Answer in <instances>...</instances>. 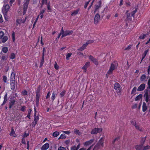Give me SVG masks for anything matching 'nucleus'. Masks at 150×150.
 I'll use <instances>...</instances> for the list:
<instances>
[{
    "mask_svg": "<svg viewBox=\"0 0 150 150\" xmlns=\"http://www.w3.org/2000/svg\"><path fill=\"white\" fill-rule=\"evenodd\" d=\"M30 0H24L23 2V15L25 14L28 7V4Z\"/></svg>",
    "mask_w": 150,
    "mask_h": 150,
    "instance_id": "3",
    "label": "nucleus"
},
{
    "mask_svg": "<svg viewBox=\"0 0 150 150\" xmlns=\"http://www.w3.org/2000/svg\"><path fill=\"white\" fill-rule=\"evenodd\" d=\"M118 66V63L116 61H115L113 62L111 64L110 69L106 74V77L108 78L110 75H111L112 74L113 71L117 68Z\"/></svg>",
    "mask_w": 150,
    "mask_h": 150,
    "instance_id": "1",
    "label": "nucleus"
},
{
    "mask_svg": "<svg viewBox=\"0 0 150 150\" xmlns=\"http://www.w3.org/2000/svg\"><path fill=\"white\" fill-rule=\"evenodd\" d=\"M87 46V44L86 43L84 44L81 46L84 49H85Z\"/></svg>",
    "mask_w": 150,
    "mask_h": 150,
    "instance_id": "62",
    "label": "nucleus"
},
{
    "mask_svg": "<svg viewBox=\"0 0 150 150\" xmlns=\"http://www.w3.org/2000/svg\"><path fill=\"white\" fill-rule=\"evenodd\" d=\"M146 35V34H142L139 36V38L140 39H144L145 38Z\"/></svg>",
    "mask_w": 150,
    "mask_h": 150,
    "instance_id": "42",
    "label": "nucleus"
},
{
    "mask_svg": "<svg viewBox=\"0 0 150 150\" xmlns=\"http://www.w3.org/2000/svg\"><path fill=\"white\" fill-rule=\"evenodd\" d=\"M132 45H129L125 49V50H129L131 48Z\"/></svg>",
    "mask_w": 150,
    "mask_h": 150,
    "instance_id": "53",
    "label": "nucleus"
},
{
    "mask_svg": "<svg viewBox=\"0 0 150 150\" xmlns=\"http://www.w3.org/2000/svg\"><path fill=\"white\" fill-rule=\"evenodd\" d=\"M149 105H147L146 103L144 102H143L142 105V111L143 112H145L146 111Z\"/></svg>",
    "mask_w": 150,
    "mask_h": 150,
    "instance_id": "10",
    "label": "nucleus"
},
{
    "mask_svg": "<svg viewBox=\"0 0 150 150\" xmlns=\"http://www.w3.org/2000/svg\"><path fill=\"white\" fill-rule=\"evenodd\" d=\"M143 96L141 94H140L138 95L135 98V100L136 101L140 100V99L142 98Z\"/></svg>",
    "mask_w": 150,
    "mask_h": 150,
    "instance_id": "26",
    "label": "nucleus"
},
{
    "mask_svg": "<svg viewBox=\"0 0 150 150\" xmlns=\"http://www.w3.org/2000/svg\"><path fill=\"white\" fill-rule=\"evenodd\" d=\"M102 1L101 0H99L97 4L95 5L94 13H95L97 11H98L99 9L101 7Z\"/></svg>",
    "mask_w": 150,
    "mask_h": 150,
    "instance_id": "6",
    "label": "nucleus"
},
{
    "mask_svg": "<svg viewBox=\"0 0 150 150\" xmlns=\"http://www.w3.org/2000/svg\"><path fill=\"white\" fill-rule=\"evenodd\" d=\"M54 67L55 69L56 70H58L59 68V66L56 63L54 64Z\"/></svg>",
    "mask_w": 150,
    "mask_h": 150,
    "instance_id": "54",
    "label": "nucleus"
},
{
    "mask_svg": "<svg viewBox=\"0 0 150 150\" xmlns=\"http://www.w3.org/2000/svg\"><path fill=\"white\" fill-rule=\"evenodd\" d=\"M146 76L145 75V74H144L142 75L141 76L140 78V81L142 82H143L145 80V79H146Z\"/></svg>",
    "mask_w": 150,
    "mask_h": 150,
    "instance_id": "28",
    "label": "nucleus"
},
{
    "mask_svg": "<svg viewBox=\"0 0 150 150\" xmlns=\"http://www.w3.org/2000/svg\"><path fill=\"white\" fill-rule=\"evenodd\" d=\"M49 146V145L48 143H46L43 145L41 148V150H46Z\"/></svg>",
    "mask_w": 150,
    "mask_h": 150,
    "instance_id": "15",
    "label": "nucleus"
},
{
    "mask_svg": "<svg viewBox=\"0 0 150 150\" xmlns=\"http://www.w3.org/2000/svg\"><path fill=\"white\" fill-rule=\"evenodd\" d=\"M98 144L99 145H101L103 146V138H101L99 140Z\"/></svg>",
    "mask_w": 150,
    "mask_h": 150,
    "instance_id": "29",
    "label": "nucleus"
},
{
    "mask_svg": "<svg viewBox=\"0 0 150 150\" xmlns=\"http://www.w3.org/2000/svg\"><path fill=\"white\" fill-rule=\"evenodd\" d=\"M40 96L41 95L40 94H36L35 102L36 103V105L37 106H38L39 105V100Z\"/></svg>",
    "mask_w": 150,
    "mask_h": 150,
    "instance_id": "14",
    "label": "nucleus"
},
{
    "mask_svg": "<svg viewBox=\"0 0 150 150\" xmlns=\"http://www.w3.org/2000/svg\"><path fill=\"white\" fill-rule=\"evenodd\" d=\"M4 12L5 13H6L9 10L10 6L9 5L6 4L5 5H4Z\"/></svg>",
    "mask_w": 150,
    "mask_h": 150,
    "instance_id": "22",
    "label": "nucleus"
},
{
    "mask_svg": "<svg viewBox=\"0 0 150 150\" xmlns=\"http://www.w3.org/2000/svg\"><path fill=\"white\" fill-rule=\"evenodd\" d=\"M131 123L132 125H134V126L136 125V121L134 119H132L131 120Z\"/></svg>",
    "mask_w": 150,
    "mask_h": 150,
    "instance_id": "48",
    "label": "nucleus"
},
{
    "mask_svg": "<svg viewBox=\"0 0 150 150\" xmlns=\"http://www.w3.org/2000/svg\"><path fill=\"white\" fill-rule=\"evenodd\" d=\"M65 91H64L62 92L60 94V96L62 98L64 96L65 94Z\"/></svg>",
    "mask_w": 150,
    "mask_h": 150,
    "instance_id": "46",
    "label": "nucleus"
},
{
    "mask_svg": "<svg viewBox=\"0 0 150 150\" xmlns=\"http://www.w3.org/2000/svg\"><path fill=\"white\" fill-rule=\"evenodd\" d=\"M45 10L46 9L45 8H43L40 11V14L39 15L40 16V15H43V13H45Z\"/></svg>",
    "mask_w": 150,
    "mask_h": 150,
    "instance_id": "45",
    "label": "nucleus"
},
{
    "mask_svg": "<svg viewBox=\"0 0 150 150\" xmlns=\"http://www.w3.org/2000/svg\"><path fill=\"white\" fill-rule=\"evenodd\" d=\"M135 126V127L136 128L137 130H139V131H142V127H140L139 126V125H136Z\"/></svg>",
    "mask_w": 150,
    "mask_h": 150,
    "instance_id": "40",
    "label": "nucleus"
},
{
    "mask_svg": "<svg viewBox=\"0 0 150 150\" xmlns=\"http://www.w3.org/2000/svg\"><path fill=\"white\" fill-rule=\"evenodd\" d=\"M145 88V84L143 83L141 84L137 89V91H143L144 89Z\"/></svg>",
    "mask_w": 150,
    "mask_h": 150,
    "instance_id": "11",
    "label": "nucleus"
},
{
    "mask_svg": "<svg viewBox=\"0 0 150 150\" xmlns=\"http://www.w3.org/2000/svg\"><path fill=\"white\" fill-rule=\"evenodd\" d=\"M4 33L3 32H0V39H1L4 35Z\"/></svg>",
    "mask_w": 150,
    "mask_h": 150,
    "instance_id": "60",
    "label": "nucleus"
},
{
    "mask_svg": "<svg viewBox=\"0 0 150 150\" xmlns=\"http://www.w3.org/2000/svg\"><path fill=\"white\" fill-rule=\"evenodd\" d=\"M47 9L49 11H52V9L51 8V3L50 2H49L47 4Z\"/></svg>",
    "mask_w": 150,
    "mask_h": 150,
    "instance_id": "31",
    "label": "nucleus"
},
{
    "mask_svg": "<svg viewBox=\"0 0 150 150\" xmlns=\"http://www.w3.org/2000/svg\"><path fill=\"white\" fill-rule=\"evenodd\" d=\"M66 137V135L64 134H62L60 137L58 139H64Z\"/></svg>",
    "mask_w": 150,
    "mask_h": 150,
    "instance_id": "36",
    "label": "nucleus"
},
{
    "mask_svg": "<svg viewBox=\"0 0 150 150\" xmlns=\"http://www.w3.org/2000/svg\"><path fill=\"white\" fill-rule=\"evenodd\" d=\"M35 114H34V121L38 122L39 119V117L38 116L36 115V109L34 108Z\"/></svg>",
    "mask_w": 150,
    "mask_h": 150,
    "instance_id": "24",
    "label": "nucleus"
},
{
    "mask_svg": "<svg viewBox=\"0 0 150 150\" xmlns=\"http://www.w3.org/2000/svg\"><path fill=\"white\" fill-rule=\"evenodd\" d=\"M146 138V137L145 136L144 137L142 138H141V140L140 141V144L143 145L144 144L145 140Z\"/></svg>",
    "mask_w": 150,
    "mask_h": 150,
    "instance_id": "30",
    "label": "nucleus"
},
{
    "mask_svg": "<svg viewBox=\"0 0 150 150\" xmlns=\"http://www.w3.org/2000/svg\"><path fill=\"white\" fill-rule=\"evenodd\" d=\"M150 149V146L149 145H147L145 146H143L142 150H146Z\"/></svg>",
    "mask_w": 150,
    "mask_h": 150,
    "instance_id": "43",
    "label": "nucleus"
},
{
    "mask_svg": "<svg viewBox=\"0 0 150 150\" xmlns=\"http://www.w3.org/2000/svg\"><path fill=\"white\" fill-rule=\"evenodd\" d=\"M47 0H42L41 4V7L42 8L44 4H47Z\"/></svg>",
    "mask_w": 150,
    "mask_h": 150,
    "instance_id": "38",
    "label": "nucleus"
},
{
    "mask_svg": "<svg viewBox=\"0 0 150 150\" xmlns=\"http://www.w3.org/2000/svg\"><path fill=\"white\" fill-rule=\"evenodd\" d=\"M90 63L89 62H87L82 67V69L84 70V72H86L87 68L90 66Z\"/></svg>",
    "mask_w": 150,
    "mask_h": 150,
    "instance_id": "12",
    "label": "nucleus"
},
{
    "mask_svg": "<svg viewBox=\"0 0 150 150\" xmlns=\"http://www.w3.org/2000/svg\"><path fill=\"white\" fill-rule=\"evenodd\" d=\"M21 93L23 95L26 96L27 95L28 92L26 90H24V91H22Z\"/></svg>",
    "mask_w": 150,
    "mask_h": 150,
    "instance_id": "50",
    "label": "nucleus"
},
{
    "mask_svg": "<svg viewBox=\"0 0 150 150\" xmlns=\"http://www.w3.org/2000/svg\"><path fill=\"white\" fill-rule=\"evenodd\" d=\"M89 4V1H86L85 2V4L84 6V8H86L87 7L88 5Z\"/></svg>",
    "mask_w": 150,
    "mask_h": 150,
    "instance_id": "55",
    "label": "nucleus"
},
{
    "mask_svg": "<svg viewBox=\"0 0 150 150\" xmlns=\"http://www.w3.org/2000/svg\"><path fill=\"white\" fill-rule=\"evenodd\" d=\"M102 130V129L101 128H95L92 129L91 133V134H96L101 132Z\"/></svg>",
    "mask_w": 150,
    "mask_h": 150,
    "instance_id": "7",
    "label": "nucleus"
},
{
    "mask_svg": "<svg viewBox=\"0 0 150 150\" xmlns=\"http://www.w3.org/2000/svg\"><path fill=\"white\" fill-rule=\"evenodd\" d=\"M8 39V38L7 36H4L2 39V41L3 42H5L7 41Z\"/></svg>",
    "mask_w": 150,
    "mask_h": 150,
    "instance_id": "41",
    "label": "nucleus"
},
{
    "mask_svg": "<svg viewBox=\"0 0 150 150\" xmlns=\"http://www.w3.org/2000/svg\"><path fill=\"white\" fill-rule=\"evenodd\" d=\"M3 80L5 83H6L7 81V78L5 76H3Z\"/></svg>",
    "mask_w": 150,
    "mask_h": 150,
    "instance_id": "47",
    "label": "nucleus"
},
{
    "mask_svg": "<svg viewBox=\"0 0 150 150\" xmlns=\"http://www.w3.org/2000/svg\"><path fill=\"white\" fill-rule=\"evenodd\" d=\"M137 89V87L135 86L133 88V89H132V91L131 94H135V93Z\"/></svg>",
    "mask_w": 150,
    "mask_h": 150,
    "instance_id": "34",
    "label": "nucleus"
},
{
    "mask_svg": "<svg viewBox=\"0 0 150 150\" xmlns=\"http://www.w3.org/2000/svg\"><path fill=\"white\" fill-rule=\"evenodd\" d=\"M8 100L7 98V93H6L4 97V100L2 104L1 105V106L4 105L7 102Z\"/></svg>",
    "mask_w": 150,
    "mask_h": 150,
    "instance_id": "21",
    "label": "nucleus"
},
{
    "mask_svg": "<svg viewBox=\"0 0 150 150\" xmlns=\"http://www.w3.org/2000/svg\"><path fill=\"white\" fill-rule=\"evenodd\" d=\"M120 138V136H118L114 139L112 141V144H114L115 142L116 141H118Z\"/></svg>",
    "mask_w": 150,
    "mask_h": 150,
    "instance_id": "32",
    "label": "nucleus"
},
{
    "mask_svg": "<svg viewBox=\"0 0 150 150\" xmlns=\"http://www.w3.org/2000/svg\"><path fill=\"white\" fill-rule=\"evenodd\" d=\"M148 86L145 90H148V92L150 93V85H148Z\"/></svg>",
    "mask_w": 150,
    "mask_h": 150,
    "instance_id": "64",
    "label": "nucleus"
},
{
    "mask_svg": "<svg viewBox=\"0 0 150 150\" xmlns=\"http://www.w3.org/2000/svg\"><path fill=\"white\" fill-rule=\"evenodd\" d=\"M100 19V17L99 14L98 13H96L94 19V22L95 24H97Z\"/></svg>",
    "mask_w": 150,
    "mask_h": 150,
    "instance_id": "9",
    "label": "nucleus"
},
{
    "mask_svg": "<svg viewBox=\"0 0 150 150\" xmlns=\"http://www.w3.org/2000/svg\"><path fill=\"white\" fill-rule=\"evenodd\" d=\"M88 58L95 65L97 66L98 65L99 63L98 60L94 57L93 56L90 55L88 56Z\"/></svg>",
    "mask_w": 150,
    "mask_h": 150,
    "instance_id": "5",
    "label": "nucleus"
},
{
    "mask_svg": "<svg viewBox=\"0 0 150 150\" xmlns=\"http://www.w3.org/2000/svg\"><path fill=\"white\" fill-rule=\"evenodd\" d=\"M149 50L147 49V50H145L144 51L143 53L142 54V59L141 62H142V60L145 58V57L146 55V54H147V53H148V52H149Z\"/></svg>",
    "mask_w": 150,
    "mask_h": 150,
    "instance_id": "19",
    "label": "nucleus"
},
{
    "mask_svg": "<svg viewBox=\"0 0 150 150\" xmlns=\"http://www.w3.org/2000/svg\"><path fill=\"white\" fill-rule=\"evenodd\" d=\"M41 86L39 85L36 91V94H40Z\"/></svg>",
    "mask_w": 150,
    "mask_h": 150,
    "instance_id": "33",
    "label": "nucleus"
},
{
    "mask_svg": "<svg viewBox=\"0 0 150 150\" xmlns=\"http://www.w3.org/2000/svg\"><path fill=\"white\" fill-rule=\"evenodd\" d=\"M44 60H41V61L40 63V67L41 68L43 64L44 63Z\"/></svg>",
    "mask_w": 150,
    "mask_h": 150,
    "instance_id": "57",
    "label": "nucleus"
},
{
    "mask_svg": "<svg viewBox=\"0 0 150 150\" xmlns=\"http://www.w3.org/2000/svg\"><path fill=\"white\" fill-rule=\"evenodd\" d=\"M150 73V65L149 66L147 69V74L149 75Z\"/></svg>",
    "mask_w": 150,
    "mask_h": 150,
    "instance_id": "63",
    "label": "nucleus"
},
{
    "mask_svg": "<svg viewBox=\"0 0 150 150\" xmlns=\"http://www.w3.org/2000/svg\"><path fill=\"white\" fill-rule=\"evenodd\" d=\"M59 134V132L57 131H55L52 134V136L54 137H57Z\"/></svg>",
    "mask_w": 150,
    "mask_h": 150,
    "instance_id": "39",
    "label": "nucleus"
},
{
    "mask_svg": "<svg viewBox=\"0 0 150 150\" xmlns=\"http://www.w3.org/2000/svg\"><path fill=\"white\" fill-rule=\"evenodd\" d=\"M144 92L145 93L144 95V100L147 105H149L150 104V95L148 94V91L147 90H145Z\"/></svg>",
    "mask_w": 150,
    "mask_h": 150,
    "instance_id": "2",
    "label": "nucleus"
},
{
    "mask_svg": "<svg viewBox=\"0 0 150 150\" xmlns=\"http://www.w3.org/2000/svg\"><path fill=\"white\" fill-rule=\"evenodd\" d=\"M26 107L25 106H23L21 107V110L22 111H25V108Z\"/></svg>",
    "mask_w": 150,
    "mask_h": 150,
    "instance_id": "59",
    "label": "nucleus"
},
{
    "mask_svg": "<svg viewBox=\"0 0 150 150\" xmlns=\"http://www.w3.org/2000/svg\"><path fill=\"white\" fill-rule=\"evenodd\" d=\"M93 42L94 41H93V40H88L86 42V43L87 44V45H88V44H90L93 43Z\"/></svg>",
    "mask_w": 150,
    "mask_h": 150,
    "instance_id": "49",
    "label": "nucleus"
},
{
    "mask_svg": "<svg viewBox=\"0 0 150 150\" xmlns=\"http://www.w3.org/2000/svg\"><path fill=\"white\" fill-rule=\"evenodd\" d=\"M72 54L71 53H68L66 56V59L67 60H69V58L71 57V55Z\"/></svg>",
    "mask_w": 150,
    "mask_h": 150,
    "instance_id": "51",
    "label": "nucleus"
},
{
    "mask_svg": "<svg viewBox=\"0 0 150 150\" xmlns=\"http://www.w3.org/2000/svg\"><path fill=\"white\" fill-rule=\"evenodd\" d=\"M56 96V92L55 91H54L52 95L51 96V99L52 101H53L55 99V97Z\"/></svg>",
    "mask_w": 150,
    "mask_h": 150,
    "instance_id": "27",
    "label": "nucleus"
},
{
    "mask_svg": "<svg viewBox=\"0 0 150 150\" xmlns=\"http://www.w3.org/2000/svg\"><path fill=\"white\" fill-rule=\"evenodd\" d=\"M8 51V49L7 47H4L2 49V51L5 53H6Z\"/></svg>",
    "mask_w": 150,
    "mask_h": 150,
    "instance_id": "35",
    "label": "nucleus"
},
{
    "mask_svg": "<svg viewBox=\"0 0 150 150\" xmlns=\"http://www.w3.org/2000/svg\"><path fill=\"white\" fill-rule=\"evenodd\" d=\"M114 88L117 93H119L120 94L121 93L122 87L118 83L116 82L115 83Z\"/></svg>",
    "mask_w": 150,
    "mask_h": 150,
    "instance_id": "4",
    "label": "nucleus"
},
{
    "mask_svg": "<svg viewBox=\"0 0 150 150\" xmlns=\"http://www.w3.org/2000/svg\"><path fill=\"white\" fill-rule=\"evenodd\" d=\"M14 97L13 96L11 97L10 98L9 103V108H11L15 104L16 100L14 99Z\"/></svg>",
    "mask_w": 150,
    "mask_h": 150,
    "instance_id": "8",
    "label": "nucleus"
},
{
    "mask_svg": "<svg viewBox=\"0 0 150 150\" xmlns=\"http://www.w3.org/2000/svg\"><path fill=\"white\" fill-rule=\"evenodd\" d=\"M27 17H26L25 20H22V19H17L16 20V25H18V24H21V23H24L26 21Z\"/></svg>",
    "mask_w": 150,
    "mask_h": 150,
    "instance_id": "13",
    "label": "nucleus"
},
{
    "mask_svg": "<svg viewBox=\"0 0 150 150\" xmlns=\"http://www.w3.org/2000/svg\"><path fill=\"white\" fill-rule=\"evenodd\" d=\"M143 146L141 144H140L137 145L135 146V148L136 150H142Z\"/></svg>",
    "mask_w": 150,
    "mask_h": 150,
    "instance_id": "18",
    "label": "nucleus"
},
{
    "mask_svg": "<svg viewBox=\"0 0 150 150\" xmlns=\"http://www.w3.org/2000/svg\"><path fill=\"white\" fill-rule=\"evenodd\" d=\"M94 141L93 139H91L89 141H86L83 144L84 146H88L91 144Z\"/></svg>",
    "mask_w": 150,
    "mask_h": 150,
    "instance_id": "16",
    "label": "nucleus"
},
{
    "mask_svg": "<svg viewBox=\"0 0 150 150\" xmlns=\"http://www.w3.org/2000/svg\"><path fill=\"white\" fill-rule=\"evenodd\" d=\"M58 150H66V149L65 147L60 146L58 148Z\"/></svg>",
    "mask_w": 150,
    "mask_h": 150,
    "instance_id": "56",
    "label": "nucleus"
},
{
    "mask_svg": "<svg viewBox=\"0 0 150 150\" xmlns=\"http://www.w3.org/2000/svg\"><path fill=\"white\" fill-rule=\"evenodd\" d=\"M71 33V32L69 30H66L64 31V33L62 35L61 38L65 37L67 35H69Z\"/></svg>",
    "mask_w": 150,
    "mask_h": 150,
    "instance_id": "17",
    "label": "nucleus"
},
{
    "mask_svg": "<svg viewBox=\"0 0 150 150\" xmlns=\"http://www.w3.org/2000/svg\"><path fill=\"white\" fill-rule=\"evenodd\" d=\"M15 81H11L10 85L11 89L12 90H14L15 87Z\"/></svg>",
    "mask_w": 150,
    "mask_h": 150,
    "instance_id": "23",
    "label": "nucleus"
},
{
    "mask_svg": "<svg viewBox=\"0 0 150 150\" xmlns=\"http://www.w3.org/2000/svg\"><path fill=\"white\" fill-rule=\"evenodd\" d=\"M15 133V132L14 131V130L13 129H12L11 132L10 134V135L11 136H13L14 137H15L14 135H13V134Z\"/></svg>",
    "mask_w": 150,
    "mask_h": 150,
    "instance_id": "61",
    "label": "nucleus"
},
{
    "mask_svg": "<svg viewBox=\"0 0 150 150\" xmlns=\"http://www.w3.org/2000/svg\"><path fill=\"white\" fill-rule=\"evenodd\" d=\"M95 0H93L92 2L91 3V5L89 6L88 8V10H89L91 8V7L93 5V3L95 1Z\"/></svg>",
    "mask_w": 150,
    "mask_h": 150,
    "instance_id": "52",
    "label": "nucleus"
},
{
    "mask_svg": "<svg viewBox=\"0 0 150 150\" xmlns=\"http://www.w3.org/2000/svg\"><path fill=\"white\" fill-rule=\"evenodd\" d=\"M15 57V55L14 53H12L11 54L10 58L11 59H13Z\"/></svg>",
    "mask_w": 150,
    "mask_h": 150,
    "instance_id": "44",
    "label": "nucleus"
},
{
    "mask_svg": "<svg viewBox=\"0 0 150 150\" xmlns=\"http://www.w3.org/2000/svg\"><path fill=\"white\" fill-rule=\"evenodd\" d=\"M135 9L132 12L130 13L131 14V17H134V15L137 11V8H135Z\"/></svg>",
    "mask_w": 150,
    "mask_h": 150,
    "instance_id": "37",
    "label": "nucleus"
},
{
    "mask_svg": "<svg viewBox=\"0 0 150 150\" xmlns=\"http://www.w3.org/2000/svg\"><path fill=\"white\" fill-rule=\"evenodd\" d=\"M15 81V74L13 72H12L10 77V81Z\"/></svg>",
    "mask_w": 150,
    "mask_h": 150,
    "instance_id": "20",
    "label": "nucleus"
},
{
    "mask_svg": "<svg viewBox=\"0 0 150 150\" xmlns=\"http://www.w3.org/2000/svg\"><path fill=\"white\" fill-rule=\"evenodd\" d=\"M15 33L14 32H13L12 34V36L13 40V42H14V40H15Z\"/></svg>",
    "mask_w": 150,
    "mask_h": 150,
    "instance_id": "58",
    "label": "nucleus"
},
{
    "mask_svg": "<svg viewBox=\"0 0 150 150\" xmlns=\"http://www.w3.org/2000/svg\"><path fill=\"white\" fill-rule=\"evenodd\" d=\"M8 58L7 55H3L2 56L0 57V58H1V61H6L7 60Z\"/></svg>",
    "mask_w": 150,
    "mask_h": 150,
    "instance_id": "25",
    "label": "nucleus"
}]
</instances>
